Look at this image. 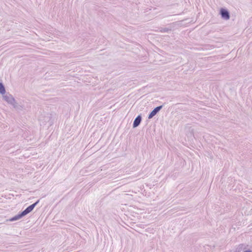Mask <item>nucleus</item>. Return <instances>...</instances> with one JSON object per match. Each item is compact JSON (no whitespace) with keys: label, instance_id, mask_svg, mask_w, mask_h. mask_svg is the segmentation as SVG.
<instances>
[{"label":"nucleus","instance_id":"1","mask_svg":"<svg viewBox=\"0 0 252 252\" xmlns=\"http://www.w3.org/2000/svg\"><path fill=\"white\" fill-rule=\"evenodd\" d=\"M3 98L8 104L11 105L15 109L17 110H22L23 109V106L22 103H17L14 97L11 94L7 93L3 95Z\"/></svg>","mask_w":252,"mask_h":252},{"label":"nucleus","instance_id":"2","mask_svg":"<svg viewBox=\"0 0 252 252\" xmlns=\"http://www.w3.org/2000/svg\"><path fill=\"white\" fill-rule=\"evenodd\" d=\"M39 200H37L36 202L32 204L31 205L29 206L28 207H27L24 211H23L22 213L20 214H19L14 217L11 218L9 220L11 221H15L17 220H18L22 218L23 217L26 216L28 214L30 213L31 212H32L34 208L36 206V205L38 203Z\"/></svg>","mask_w":252,"mask_h":252},{"label":"nucleus","instance_id":"3","mask_svg":"<svg viewBox=\"0 0 252 252\" xmlns=\"http://www.w3.org/2000/svg\"><path fill=\"white\" fill-rule=\"evenodd\" d=\"M162 106H159L155 108L149 114L148 116L149 119L152 118L154 116H155L157 113L162 108Z\"/></svg>","mask_w":252,"mask_h":252},{"label":"nucleus","instance_id":"4","mask_svg":"<svg viewBox=\"0 0 252 252\" xmlns=\"http://www.w3.org/2000/svg\"><path fill=\"white\" fill-rule=\"evenodd\" d=\"M141 121V117L140 115H139L135 119L133 124V127H137L140 124Z\"/></svg>","mask_w":252,"mask_h":252},{"label":"nucleus","instance_id":"5","mask_svg":"<svg viewBox=\"0 0 252 252\" xmlns=\"http://www.w3.org/2000/svg\"><path fill=\"white\" fill-rule=\"evenodd\" d=\"M220 13L222 18L225 19H228L229 18V14L227 10L222 9L220 11Z\"/></svg>","mask_w":252,"mask_h":252},{"label":"nucleus","instance_id":"6","mask_svg":"<svg viewBox=\"0 0 252 252\" xmlns=\"http://www.w3.org/2000/svg\"><path fill=\"white\" fill-rule=\"evenodd\" d=\"M5 90L4 86L1 83H0V93L2 94H5Z\"/></svg>","mask_w":252,"mask_h":252},{"label":"nucleus","instance_id":"7","mask_svg":"<svg viewBox=\"0 0 252 252\" xmlns=\"http://www.w3.org/2000/svg\"><path fill=\"white\" fill-rule=\"evenodd\" d=\"M243 252H252L251 251H250V250H246V251H245Z\"/></svg>","mask_w":252,"mask_h":252}]
</instances>
